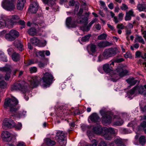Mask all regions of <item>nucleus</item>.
Segmentation results:
<instances>
[{"mask_svg": "<svg viewBox=\"0 0 146 146\" xmlns=\"http://www.w3.org/2000/svg\"><path fill=\"white\" fill-rule=\"evenodd\" d=\"M111 62L110 64L107 63L104 64L102 68L105 72L109 74L111 81L115 82L119 79L118 75L120 77L124 76L127 74L128 71L121 66L114 70L112 66H114L115 61H111Z\"/></svg>", "mask_w": 146, "mask_h": 146, "instance_id": "obj_1", "label": "nucleus"}, {"mask_svg": "<svg viewBox=\"0 0 146 146\" xmlns=\"http://www.w3.org/2000/svg\"><path fill=\"white\" fill-rule=\"evenodd\" d=\"M83 12V9L82 8H80L77 14V19L76 20L72 17H67L66 21V26L68 28L75 27L76 26L77 23L84 24L85 25H87L88 23L89 14L86 13L84 15L81 16Z\"/></svg>", "mask_w": 146, "mask_h": 146, "instance_id": "obj_2", "label": "nucleus"}, {"mask_svg": "<svg viewBox=\"0 0 146 146\" xmlns=\"http://www.w3.org/2000/svg\"><path fill=\"white\" fill-rule=\"evenodd\" d=\"M93 131L95 133L100 135L106 140L111 139L113 137V136L116 134L117 132V130L116 129L111 127L102 128L101 126L99 124H97L94 127Z\"/></svg>", "mask_w": 146, "mask_h": 146, "instance_id": "obj_3", "label": "nucleus"}, {"mask_svg": "<svg viewBox=\"0 0 146 146\" xmlns=\"http://www.w3.org/2000/svg\"><path fill=\"white\" fill-rule=\"evenodd\" d=\"M100 112L102 116L103 122L109 123L112 121L114 122V124L117 126L121 125L123 123V120L118 116L113 115L111 112L107 110L105 108H103Z\"/></svg>", "mask_w": 146, "mask_h": 146, "instance_id": "obj_4", "label": "nucleus"}, {"mask_svg": "<svg viewBox=\"0 0 146 146\" xmlns=\"http://www.w3.org/2000/svg\"><path fill=\"white\" fill-rule=\"evenodd\" d=\"M28 81L32 87H35L38 86L40 82L43 83V86H46V77L44 75L42 78L36 76H30L28 78Z\"/></svg>", "mask_w": 146, "mask_h": 146, "instance_id": "obj_5", "label": "nucleus"}, {"mask_svg": "<svg viewBox=\"0 0 146 146\" xmlns=\"http://www.w3.org/2000/svg\"><path fill=\"white\" fill-rule=\"evenodd\" d=\"M18 103V100L15 98H7L5 100L4 106L6 108H9L11 111H15L17 110L15 106Z\"/></svg>", "mask_w": 146, "mask_h": 146, "instance_id": "obj_6", "label": "nucleus"}, {"mask_svg": "<svg viewBox=\"0 0 146 146\" xmlns=\"http://www.w3.org/2000/svg\"><path fill=\"white\" fill-rule=\"evenodd\" d=\"M144 92L143 86L141 85L135 86L133 89L128 92L127 93L126 97L131 99L133 97L132 95L134 94L137 95L138 94H143Z\"/></svg>", "mask_w": 146, "mask_h": 146, "instance_id": "obj_7", "label": "nucleus"}, {"mask_svg": "<svg viewBox=\"0 0 146 146\" xmlns=\"http://www.w3.org/2000/svg\"><path fill=\"white\" fill-rule=\"evenodd\" d=\"M118 52L116 48H110L105 49L103 53V56L105 59L115 56Z\"/></svg>", "mask_w": 146, "mask_h": 146, "instance_id": "obj_8", "label": "nucleus"}, {"mask_svg": "<svg viewBox=\"0 0 146 146\" xmlns=\"http://www.w3.org/2000/svg\"><path fill=\"white\" fill-rule=\"evenodd\" d=\"M19 36V33L17 30L12 29L9 32L6 34L5 38L7 40L10 41H14Z\"/></svg>", "mask_w": 146, "mask_h": 146, "instance_id": "obj_9", "label": "nucleus"}, {"mask_svg": "<svg viewBox=\"0 0 146 146\" xmlns=\"http://www.w3.org/2000/svg\"><path fill=\"white\" fill-rule=\"evenodd\" d=\"M24 81L20 83H16L13 85L11 88L12 91L20 90L25 92L26 90L27 85Z\"/></svg>", "mask_w": 146, "mask_h": 146, "instance_id": "obj_10", "label": "nucleus"}, {"mask_svg": "<svg viewBox=\"0 0 146 146\" xmlns=\"http://www.w3.org/2000/svg\"><path fill=\"white\" fill-rule=\"evenodd\" d=\"M2 6L5 9L9 11L13 10L15 8L13 0H4Z\"/></svg>", "mask_w": 146, "mask_h": 146, "instance_id": "obj_11", "label": "nucleus"}, {"mask_svg": "<svg viewBox=\"0 0 146 146\" xmlns=\"http://www.w3.org/2000/svg\"><path fill=\"white\" fill-rule=\"evenodd\" d=\"M15 123L10 118H6L3 120V128L5 129L15 127Z\"/></svg>", "mask_w": 146, "mask_h": 146, "instance_id": "obj_12", "label": "nucleus"}, {"mask_svg": "<svg viewBox=\"0 0 146 146\" xmlns=\"http://www.w3.org/2000/svg\"><path fill=\"white\" fill-rule=\"evenodd\" d=\"M55 138L58 142L60 144H62V142L64 145L66 144V141L65 139V135L63 131H59L57 132Z\"/></svg>", "mask_w": 146, "mask_h": 146, "instance_id": "obj_13", "label": "nucleus"}, {"mask_svg": "<svg viewBox=\"0 0 146 146\" xmlns=\"http://www.w3.org/2000/svg\"><path fill=\"white\" fill-rule=\"evenodd\" d=\"M54 80L51 73L46 72V88L49 87Z\"/></svg>", "mask_w": 146, "mask_h": 146, "instance_id": "obj_14", "label": "nucleus"}, {"mask_svg": "<svg viewBox=\"0 0 146 146\" xmlns=\"http://www.w3.org/2000/svg\"><path fill=\"white\" fill-rule=\"evenodd\" d=\"M32 44L34 45H38L41 47H43L46 45V41H44V42H40L39 39L36 37H34L30 40Z\"/></svg>", "mask_w": 146, "mask_h": 146, "instance_id": "obj_15", "label": "nucleus"}, {"mask_svg": "<svg viewBox=\"0 0 146 146\" xmlns=\"http://www.w3.org/2000/svg\"><path fill=\"white\" fill-rule=\"evenodd\" d=\"M1 137L4 141H10L12 138L10 133L6 131H3L2 132Z\"/></svg>", "mask_w": 146, "mask_h": 146, "instance_id": "obj_16", "label": "nucleus"}, {"mask_svg": "<svg viewBox=\"0 0 146 146\" xmlns=\"http://www.w3.org/2000/svg\"><path fill=\"white\" fill-rule=\"evenodd\" d=\"M98 19L97 18H94L89 23L87 26L85 25L80 28L81 30L83 32L88 31L90 29L92 25L95 22L97 21Z\"/></svg>", "mask_w": 146, "mask_h": 146, "instance_id": "obj_17", "label": "nucleus"}, {"mask_svg": "<svg viewBox=\"0 0 146 146\" xmlns=\"http://www.w3.org/2000/svg\"><path fill=\"white\" fill-rule=\"evenodd\" d=\"M38 4L37 2H34L31 4L29 7L30 10L32 13H36L38 9Z\"/></svg>", "mask_w": 146, "mask_h": 146, "instance_id": "obj_18", "label": "nucleus"}, {"mask_svg": "<svg viewBox=\"0 0 146 146\" xmlns=\"http://www.w3.org/2000/svg\"><path fill=\"white\" fill-rule=\"evenodd\" d=\"M26 3V0H18L17 4V9L19 10H22Z\"/></svg>", "mask_w": 146, "mask_h": 146, "instance_id": "obj_19", "label": "nucleus"}, {"mask_svg": "<svg viewBox=\"0 0 146 146\" xmlns=\"http://www.w3.org/2000/svg\"><path fill=\"white\" fill-rule=\"evenodd\" d=\"M89 118L92 122H99L100 119L98 114L96 113H94L89 117Z\"/></svg>", "mask_w": 146, "mask_h": 146, "instance_id": "obj_20", "label": "nucleus"}, {"mask_svg": "<svg viewBox=\"0 0 146 146\" xmlns=\"http://www.w3.org/2000/svg\"><path fill=\"white\" fill-rule=\"evenodd\" d=\"M111 44L107 41H101L98 42L97 46L100 48H104L111 45Z\"/></svg>", "mask_w": 146, "mask_h": 146, "instance_id": "obj_21", "label": "nucleus"}, {"mask_svg": "<svg viewBox=\"0 0 146 146\" xmlns=\"http://www.w3.org/2000/svg\"><path fill=\"white\" fill-rule=\"evenodd\" d=\"M14 24L11 19H8L5 20V27L9 29L12 28Z\"/></svg>", "mask_w": 146, "mask_h": 146, "instance_id": "obj_22", "label": "nucleus"}, {"mask_svg": "<svg viewBox=\"0 0 146 146\" xmlns=\"http://www.w3.org/2000/svg\"><path fill=\"white\" fill-rule=\"evenodd\" d=\"M14 44L15 46L17 47L19 50L20 51H22L23 49V45L21 42L19 40H15L14 42Z\"/></svg>", "mask_w": 146, "mask_h": 146, "instance_id": "obj_23", "label": "nucleus"}, {"mask_svg": "<svg viewBox=\"0 0 146 146\" xmlns=\"http://www.w3.org/2000/svg\"><path fill=\"white\" fill-rule=\"evenodd\" d=\"M137 9L140 11H146V5L139 4L137 6Z\"/></svg>", "mask_w": 146, "mask_h": 146, "instance_id": "obj_24", "label": "nucleus"}, {"mask_svg": "<svg viewBox=\"0 0 146 146\" xmlns=\"http://www.w3.org/2000/svg\"><path fill=\"white\" fill-rule=\"evenodd\" d=\"M126 81L131 86L134 85L137 82V80H135L133 78H128L126 80Z\"/></svg>", "mask_w": 146, "mask_h": 146, "instance_id": "obj_25", "label": "nucleus"}, {"mask_svg": "<svg viewBox=\"0 0 146 146\" xmlns=\"http://www.w3.org/2000/svg\"><path fill=\"white\" fill-rule=\"evenodd\" d=\"M114 141L115 143L117 146H121L124 144L122 139L119 137L117 138Z\"/></svg>", "mask_w": 146, "mask_h": 146, "instance_id": "obj_26", "label": "nucleus"}, {"mask_svg": "<svg viewBox=\"0 0 146 146\" xmlns=\"http://www.w3.org/2000/svg\"><path fill=\"white\" fill-rule=\"evenodd\" d=\"M45 51H40L36 53V55L40 58L43 59L45 57Z\"/></svg>", "mask_w": 146, "mask_h": 146, "instance_id": "obj_27", "label": "nucleus"}, {"mask_svg": "<svg viewBox=\"0 0 146 146\" xmlns=\"http://www.w3.org/2000/svg\"><path fill=\"white\" fill-rule=\"evenodd\" d=\"M56 142L55 141L52 140L48 138H46V145L48 146H52L55 145Z\"/></svg>", "mask_w": 146, "mask_h": 146, "instance_id": "obj_28", "label": "nucleus"}, {"mask_svg": "<svg viewBox=\"0 0 146 146\" xmlns=\"http://www.w3.org/2000/svg\"><path fill=\"white\" fill-rule=\"evenodd\" d=\"M12 57L13 61H17L19 59L20 55L19 54L15 52L12 55Z\"/></svg>", "mask_w": 146, "mask_h": 146, "instance_id": "obj_29", "label": "nucleus"}, {"mask_svg": "<svg viewBox=\"0 0 146 146\" xmlns=\"http://www.w3.org/2000/svg\"><path fill=\"white\" fill-rule=\"evenodd\" d=\"M20 19L19 17L17 15H13L11 19L15 24L17 23Z\"/></svg>", "mask_w": 146, "mask_h": 146, "instance_id": "obj_30", "label": "nucleus"}, {"mask_svg": "<svg viewBox=\"0 0 146 146\" xmlns=\"http://www.w3.org/2000/svg\"><path fill=\"white\" fill-rule=\"evenodd\" d=\"M91 36V35L90 34H88V35L85 36L82 38H81V41L82 42L88 41Z\"/></svg>", "mask_w": 146, "mask_h": 146, "instance_id": "obj_31", "label": "nucleus"}, {"mask_svg": "<svg viewBox=\"0 0 146 146\" xmlns=\"http://www.w3.org/2000/svg\"><path fill=\"white\" fill-rule=\"evenodd\" d=\"M139 141L142 145H144L146 142L145 137L144 136H140L139 139Z\"/></svg>", "mask_w": 146, "mask_h": 146, "instance_id": "obj_32", "label": "nucleus"}, {"mask_svg": "<svg viewBox=\"0 0 146 146\" xmlns=\"http://www.w3.org/2000/svg\"><path fill=\"white\" fill-rule=\"evenodd\" d=\"M0 60L5 62L7 60V57L5 55L4 53L1 51H0Z\"/></svg>", "mask_w": 146, "mask_h": 146, "instance_id": "obj_33", "label": "nucleus"}, {"mask_svg": "<svg viewBox=\"0 0 146 146\" xmlns=\"http://www.w3.org/2000/svg\"><path fill=\"white\" fill-rule=\"evenodd\" d=\"M135 41L136 42H138L142 43L143 44H144L145 43L143 39L141 36L137 35L136 37L135 38Z\"/></svg>", "mask_w": 146, "mask_h": 146, "instance_id": "obj_34", "label": "nucleus"}, {"mask_svg": "<svg viewBox=\"0 0 146 146\" xmlns=\"http://www.w3.org/2000/svg\"><path fill=\"white\" fill-rule=\"evenodd\" d=\"M28 34L31 35H34L36 33V30L34 28H31L28 31Z\"/></svg>", "mask_w": 146, "mask_h": 146, "instance_id": "obj_35", "label": "nucleus"}, {"mask_svg": "<svg viewBox=\"0 0 146 146\" xmlns=\"http://www.w3.org/2000/svg\"><path fill=\"white\" fill-rule=\"evenodd\" d=\"M107 36V35L106 33H103L98 36V40L106 39Z\"/></svg>", "mask_w": 146, "mask_h": 146, "instance_id": "obj_36", "label": "nucleus"}, {"mask_svg": "<svg viewBox=\"0 0 146 146\" xmlns=\"http://www.w3.org/2000/svg\"><path fill=\"white\" fill-rule=\"evenodd\" d=\"M11 70L10 69V72L8 71H3V72H6V73L5 76V79L6 80H8L9 79L10 77V74H11Z\"/></svg>", "mask_w": 146, "mask_h": 146, "instance_id": "obj_37", "label": "nucleus"}, {"mask_svg": "<svg viewBox=\"0 0 146 146\" xmlns=\"http://www.w3.org/2000/svg\"><path fill=\"white\" fill-rule=\"evenodd\" d=\"M100 3L101 8H103L105 10H106L107 9V8L106 7L105 3L102 1H99Z\"/></svg>", "mask_w": 146, "mask_h": 146, "instance_id": "obj_38", "label": "nucleus"}, {"mask_svg": "<svg viewBox=\"0 0 146 146\" xmlns=\"http://www.w3.org/2000/svg\"><path fill=\"white\" fill-rule=\"evenodd\" d=\"M129 115H127L125 113H121V117L124 119H125V121L129 120Z\"/></svg>", "mask_w": 146, "mask_h": 146, "instance_id": "obj_39", "label": "nucleus"}, {"mask_svg": "<svg viewBox=\"0 0 146 146\" xmlns=\"http://www.w3.org/2000/svg\"><path fill=\"white\" fill-rule=\"evenodd\" d=\"M0 71H10V66H5L3 67H0Z\"/></svg>", "mask_w": 146, "mask_h": 146, "instance_id": "obj_40", "label": "nucleus"}, {"mask_svg": "<svg viewBox=\"0 0 146 146\" xmlns=\"http://www.w3.org/2000/svg\"><path fill=\"white\" fill-rule=\"evenodd\" d=\"M137 122L133 121L131 123H129L127 125L128 127H132L133 129H135V125H137Z\"/></svg>", "mask_w": 146, "mask_h": 146, "instance_id": "obj_41", "label": "nucleus"}, {"mask_svg": "<svg viewBox=\"0 0 146 146\" xmlns=\"http://www.w3.org/2000/svg\"><path fill=\"white\" fill-rule=\"evenodd\" d=\"M5 20L3 19L0 20V27L3 28L5 27Z\"/></svg>", "mask_w": 146, "mask_h": 146, "instance_id": "obj_42", "label": "nucleus"}, {"mask_svg": "<svg viewBox=\"0 0 146 146\" xmlns=\"http://www.w3.org/2000/svg\"><path fill=\"white\" fill-rule=\"evenodd\" d=\"M26 113V111H20L18 113V117L19 118H21L24 116Z\"/></svg>", "mask_w": 146, "mask_h": 146, "instance_id": "obj_43", "label": "nucleus"}, {"mask_svg": "<svg viewBox=\"0 0 146 146\" xmlns=\"http://www.w3.org/2000/svg\"><path fill=\"white\" fill-rule=\"evenodd\" d=\"M120 8L123 11H127L128 9V7L127 5L125 4H122Z\"/></svg>", "mask_w": 146, "mask_h": 146, "instance_id": "obj_44", "label": "nucleus"}, {"mask_svg": "<svg viewBox=\"0 0 146 146\" xmlns=\"http://www.w3.org/2000/svg\"><path fill=\"white\" fill-rule=\"evenodd\" d=\"M19 24L21 25V29H22L25 27V22L23 21L20 20H19L18 21Z\"/></svg>", "mask_w": 146, "mask_h": 146, "instance_id": "obj_45", "label": "nucleus"}, {"mask_svg": "<svg viewBox=\"0 0 146 146\" xmlns=\"http://www.w3.org/2000/svg\"><path fill=\"white\" fill-rule=\"evenodd\" d=\"M96 45L94 44H91L90 46V49L91 51L92 52H95L96 51Z\"/></svg>", "mask_w": 146, "mask_h": 146, "instance_id": "obj_46", "label": "nucleus"}, {"mask_svg": "<svg viewBox=\"0 0 146 146\" xmlns=\"http://www.w3.org/2000/svg\"><path fill=\"white\" fill-rule=\"evenodd\" d=\"M37 71V68L35 67H33L30 68V71L31 73L36 72Z\"/></svg>", "mask_w": 146, "mask_h": 146, "instance_id": "obj_47", "label": "nucleus"}, {"mask_svg": "<svg viewBox=\"0 0 146 146\" xmlns=\"http://www.w3.org/2000/svg\"><path fill=\"white\" fill-rule=\"evenodd\" d=\"M124 56L126 58H131L132 57L131 54L129 52H127L124 55Z\"/></svg>", "mask_w": 146, "mask_h": 146, "instance_id": "obj_48", "label": "nucleus"}, {"mask_svg": "<svg viewBox=\"0 0 146 146\" xmlns=\"http://www.w3.org/2000/svg\"><path fill=\"white\" fill-rule=\"evenodd\" d=\"M107 144L104 141H102L100 142L98 146H107Z\"/></svg>", "mask_w": 146, "mask_h": 146, "instance_id": "obj_49", "label": "nucleus"}, {"mask_svg": "<svg viewBox=\"0 0 146 146\" xmlns=\"http://www.w3.org/2000/svg\"><path fill=\"white\" fill-rule=\"evenodd\" d=\"M124 15V14L122 13H120L118 15L119 19V21H122L123 19V17Z\"/></svg>", "mask_w": 146, "mask_h": 146, "instance_id": "obj_50", "label": "nucleus"}, {"mask_svg": "<svg viewBox=\"0 0 146 146\" xmlns=\"http://www.w3.org/2000/svg\"><path fill=\"white\" fill-rule=\"evenodd\" d=\"M126 13L128 15H130L131 17L133 16L134 15V12L132 9H131L128 12H127Z\"/></svg>", "mask_w": 146, "mask_h": 146, "instance_id": "obj_51", "label": "nucleus"}, {"mask_svg": "<svg viewBox=\"0 0 146 146\" xmlns=\"http://www.w3.org/2000/svg\"><path fill=\"white\" fill-rule=\"evenodd\" d=\"M104 59H105L104 58V57L103 56V55L100 54L98 56V59L97 60V61L98 62H100L102 61Z\"/></svg>", "mask_w": 146, "mask_h": 146, "instance_id": "obj_52", "label": "nucleus"}, {"mask_svg": "<svg viewBox=\"0 0 146 146\" xmlns=\"http://www.w3.org/2000/svg\"><path fill=\"white\" fill-rule=\"evenodd\" d=\"M79 4L78 3L76 2V5L75 6V8L74 11V13H76V12H77L79 9Z\"/></svg>", "mask_w": 146, "mask_h": 146, "instance_id": "obj_53", "label": "nucleus"}, {"mask_svg": "<svg viewBox=\"0 0 146 146\" xmlns=\"http://www.w3.org/2000/svg\"><path fill=\"white\" fill-rule=\"evenodd\" d=\"M131 130L126 129H123V133L124 134H128L131 133Z\"/></svg>", "mask_w": 146, "mask_h": 146, "instance_id": "obj_54", "label": "nucleus"}, {"mask_svg": "<svg viewBox=\"0 0 146 146\" xmlns=\"http://www.w3.org/2000/svg\"><path fill=\"white\" fill-rule=\"evenodd\" d=\"M92 144H91L90 146H97L98 142L95 139H93L92 141Z\"/></svg>", "mask_w": 146, "mask_h": 146, "instance_id": "obj_55", "label": "nucleus"}, {"mask_svg": "<svg viewBox=\"0 0 146 146\" xmlns=\"http://www.w3.org/2000/svg\"><path fill=\"white\" fill-rule=\"evenodd\" d=\"M131 16L126 13L125 17V20L126 21H129L131 19Z\"/></svg>", "mask_w": 146, "mask_h": 146, "instance_id": "obj_56", "label": "nucleus"}, {"mask_svg": "<svg viewBox=\"0 0 146 146\" xmlns=\"http://www.w3.org/2000/svg\"><path fill=\"white\" fill-rule=\"evenodd\" d=\"M22 127V124L21 123H19L17 125H15V127L17 129H21Z\"/></svg>", "mask_w": 146, "mask_h": 146, "instance_id": "obj_57", "label": "nucleus"}, {"mask_svg": "<svg viewBox=\"0 0 146 146\" xmlns=\"http://www.w3.org/2000/svg\"><path fill=\"white\" fill-rule=\"evenodd\" d=\"M88 126L85 124H82L81 126L82 130L83 131H85L88 127Z\"/></svg>", "mask_w": 146, "mask_h": 146, "instance_id": "obj_58", "label": "nucleus"}, {"mask_svg": "<svg viewBox=\"0 0 146 146\" xmlns=\"http://www.w3.org/2000/svg\"><path fill=\"white\" fill-rule=\"evenodd\" d=\"M35 63H36V62L34 60H32L28 61L27 62V65H30Z\"/></svg>", "mask_w": 146, "mask_h": 146, "instance_id": "obj_59", "label": "nucleus"}, {"mask_svg": "<svg viewBox=\"0 0 146 146\" xmlns=\"http://www.w3.org/2000/svg\"><path fill=\"white\" fill-rule=\"evenodd\" d=\"M94 27L98 30H100L101 28V25L99 24H95L94 25Z\"/></svg>", "mask_w": 146, "mask_h": 146, "instance_id": "obj_60", "label": "nucleus"}, {"mask_svg": "<svg viewBox=\"0 0 146 146\" xmlns=\"http://www.w3.org/2000/svg\"><path fill=\"white\" fill-rule=\"evenodd\" d=\"M133 27V25L131 23H129L127 26L125 27V28L126 29H132Z\"/></svg>", "mask_w": 146, "mask_h": 146, "instance_id": "obj_61", "label": "nucleus"}, {"mask_svg": "<svg viewBox=\"0 0 146 146\" xmlns=\"http://www.w3.org/2000/svg\"><path fill=\"white\" fill-rule=\"evenodd\" d=\"M17 146H26L24 142L22 141L18 142Z\"/></svg>", "mask_w": 146, "mask_h": 146, "instance_id": "obj_62", "label": "nucleus"}, {"mask_svg": "<svg viewBox=\"0 0 146 146\" xmlns=\"http://www.w3.org/2000/svg\"><path fill=\"white\" fill-rule=\"evenodd\" d=\"M124 26L123 24H118L117 25V28L118 29H123L124 28Z\"/></svg>", "mask_w": 146, "mask_h": 146, "instance_id": "obj_63", "label": "nucleus"}, {"mask_svg": "<svg viewBox=\"0 0 146 146\" xmlns=\"http://www.w3.org/2000/svg\"><path fill=\"white\" fill-rule=\"evenodd\" d=\"M76 3L75 1L74 0H70L69 1V5L72 6H74L75 4H76Z\"/></svg>", "mask_w": 146, "mask_h": 146, "instance_id": "obj_64", "label": "nucleus"}]
</instances>
